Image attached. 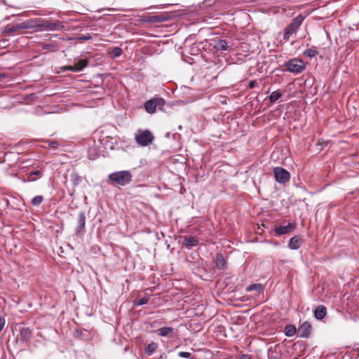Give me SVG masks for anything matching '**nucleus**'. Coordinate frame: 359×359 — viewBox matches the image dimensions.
Returning <instances> with one entry per match:
<instances>
[{
    "instance_id": "7c9ffc66",
    "label": "nucleus",
    "mask_w": 359,
    "mask_h": 359,
    "mask_svg": "<svg viewBox=\"0 0 359 359\" xmlns=\"http://www.w3.org/2000/svg\"><path fill=\"white\" fill-rule=\"evenodd\" d=\"M178 355L181 358H189L191 356V353H189V352H183V351H181L178 353Z\"/></svg>"
},
{
    "instance_id": "f8f14e48",
    "label": "nucleus",
    "mask_w": 359,
    "mask_h": 359,
    "mask_svg": "<svg viewBox=\"0 0 359 359\" xmlns=\"http://www.w3.org/2000/svg\"><path fill=\"white\" fill-rule=\"evenodd\" d=\"M231 46L229 45L227 41L224 39H219L215 41L214 48L218 51H226L229 50Z\"/></svg>"
},
{
    "instance_id": "f03ea898",
    "label": "nucleus",
    "mask_w": 359,
    "mask_h": 359,
    "mask_svg": "<svg viewBox=\"0 0 359 359\" xmlns=\"http://www.w3.org/2000/svg\"><path fill=\"white\" fill-rule=\"evenodd\" d=\"M304 20V16L299 14L296 18L292 19L291 22L285 27L283 34V39L288 41L291 36L295 34Z\"/></svg>"
},
{
    "instance_id": "aec40b11",
    "label": "nucleus",
    "mask_w": 359,
    "mask_h": 359,
    "mask_svg": "<svg viewBox=\"0 0 359 359\" xmlns=\"http://www.w3.org/2000/svg\"><path fill=\"white\" fill-rule=\"evenodd\" d=\"M158 344L154 341L149 343L145 347L144 351L147 355H151L157 349Z\"/></svg>"
},
{
    "instance_id": "4c0bfd02",
    "label": "nucleus",
    "mask_w": 359,
    "mask_h": 359,
    "mask_svg": "<svg viewBox=\"0 0 359 359\" xmlns=\"http://www.w3.org/2000/svg\"><path fill=\"white\" fill-rule=\"evenodd\" d=\"M20 28H23V29H27V28H29V26H27V25H24V23L21 25L19 26Z\"/></svg>"
},
{
    "instance_id": "9d476101",
    "label": "nucleus",
    "mask_w": 359,
    "mask_h": 359,
    "mask_svg": "<svg viewBox=\"0 0 359 359\" xmlns=\"http://www.w3.org/2000/svg\"><path fill=\"white\" fill-rule=\"evenodd\" d=\"M311 331V324L309 322L305 321L299 326L297 332L300 337L307 338L309 337Z\"/></svg>"
},
{
    "instance_id": "c756f323",
    "label": "nucleus",
    "mask_w": 359,
    "mask_h": 359,
    "mask_svg": "<svg viewBox=\"0 0 359 359\" xmlns=\"http://www.w3.org/2000/svg\"><path fill=\"white\" fill-rule=\"evenodd\" d=\"M79 40L81 41H88L92 39V36L90 35H81L77 38Z\"/></svg>"
},
{
    "instance_id": "4be33fe9",
    "label": "nucleus",
    "mask_w": 359,
    "mask_h": 359,
    "mask_svg": "<svg viewBox=\"0 0 359 359\" xmlns=\"http://www.w3.org/2000/svg\"><path fill=\"white\" fill-rule=\"evenodd\" d=\"M297 332L296 327L293 325H287L285 327L284 332L287 337H292Z\"/></svg>"
},
{
    "instance_id": "f704fd0d",
    "label": "nucleus",
    "mask_w": 359,
    "mask_h": 359,
    "mask_svg": "<svg viewBox=\"0 0 359 359\" xmlns=\"http://www.w3.org/2000/svg\"><path fill=\"white\" fill-rule=\"evenodd\" d=\"M7 77V74L4 73H0V81Z\"/></svg>"
},
{
    "instance_id": "b1692460",
    "label": "nucleus",
    "mask_w": 359,
    "mask_h": 359,
    "mask_svg": "<svg viewBox=\"0 0 359 359\" xmlns=\"http://www.w3.org/2000/svg\"><path fill=\"white\" fill-rule=\"evenodd\" d=\"M282 96L281 93L279 90L273 91L271 93V95L269 97V100L271 103H274L276 101H277L279 98H280Z\"/></svg>"
},
{
    "instance_id": "ddd939ff",
    "label": "nucleus",
    "mask_w": 359,
    "mask_h": 359,
    "mask_svg": "<svg viewBox=\"0 0 359 359\" xmlns=\"http://www.w3.org/2000/svg\"><path fill=\"white\" fill-rule=\"evenodd\" d=\"M198 240L195 238V237H193V236H186L184 237V241H183V246L187 248V249H190L193 247H195L198 245Z\"/></svg>"
},
{
    "instance_id": "f3484780",
    "label": "nucleus",
    "mask_w": 359,
    "mask_h": 359,
    "mask_svg": "<svg viewBox=\"0 0 359 359\" xmlns=\"http://www.w3.org/2000/svg\"><path fill=\"white\" fill-rule=\"evenodd\" d=\"M165 20V18L161 15H156L152 16L146 17L144 20V22L156 23V22H161Z\"/></svg>"
},
{
    "instance_id": "0eeeda50",
    "label": "nucleus",
    "mask_w": 359,
    "mask_h": 359,
    "mask_svg": "<svg viewBox=\"0 0 359 359\" xmlns=\"http://www.w3.org/2000/svg\"><path fill=\"white\" fill-rule=\"evenodd\" d=\"M273 174L276 180L280 184L287 182L290 179V172L281 167H276L273 168Z\"/></svg>"
},
{
    "instance_id": "cd10ccee",
    "label": "nucleus",
    "mask_w": 359,
    "mask_h": 359,
    "mask_svg": "<svg viewBox=\"0 0 359 359\" xmlns=\"http://www.w3.org/2000/svg\"><path fill=\"white\" fill-rule=\"evenodd\" d=\"M112 53L115 57H119L123 53V50L121 48L116 47L113 48Z\"/></svg>"
},
{
    "instance_id": "a211bd4d",
    "label": "nucleus",
    "mask_w": 359,
    "mask_h": 359,
    "mask_svg": "<svg viewBox=\"0 0 359 359\" xmlns=\"http://www.w3.org/2000/svg\"><path fill=\"white\" fill-rule=\"evenodd\" d=\"M215 264L219 269H224L226 268V261L222 254H217Z\"/></svg>"
},
{
    "instance_id": "9b49d317",
    "label": "nucleus",
    "mask_w": 359,
    "mask_h": 359,
    "mask_svg": "<svg viewBox=\"0 0 359 359\" xmlns=\"http://www.w3.org/2000/svg\"><path fill=\"white\" fill-rule=\"evenodd\" d=\"M304 240L299 236H295L290 238L288 247L291 250H297L300 248L301 245L303 243Z\"/></svg>"
},
{
    "instance_id": "1a4fd4ad",
    "label": "nucleus",
    "mask_w": 359,
    "mask_h": 359,
    "mask_svg": "<svg viewBox=\"0 0 359 359\" xmlns=\"http://www.w3.org/2000/svg\"><path fill=\"white\" fill-rule=\"evenodd\" d=\"M296 228V224L294 222L293 223H288L287 225H280L279 226H277L275 228L274 231L276 235L277 236H281L287 234L292 231H293Z\"/></svg>"
},
{
    "instance_id": "5701e85b",
    "label": "nucleus",
    "mask_w": 359,
    "mask_h": 359,
    "mask_svg": "<svg viewBox=\"0 0 359 359\" xmlns=\"http://www.w3.org/2000/svg\"><path fill=\"white\" fill-rule=\"evenodd\" d=\"M318 54V51L314 48H311L305 50L303 55L307 57L312 58Z\"/></svg>"
},
{
    "instance_id": "20e7f679",
    "label": "nucleus",
    "mask_w": 359,
    "mask_h": 359,
    "mask_svg": "<svg viewBox=\"0 0 359 359\" xmlns=\"http://www.w3.org/2000/svg\"><path fill=\"white\" fill-rule=\"evenodd\" d=\"M287 71L295 74H300L306 69L304 62L299 58H292L284 63Z\"/></svg>"
},
{
    "instance_id": "6e6552de",
    "label": "nucleus",
    "mask_w": 359,
    "mask_h": 359,
    "mask_svg": "<svg viewBox=\"0 0 359 359\" xmlns=\"http://www.w3.org/2000/svg\"><path fill=\"white\" fill-rule=\"evenodd\" d=\"M88 65L87 59L79 60L74 65H67L62 67L63 71H70L72 72H79L82 71Z\"/></svg>"
},
{
    "instance_id": "c9c22d12",
    "label": "nucleus",
    "mask_w": 359,
    "mask_h": 359,
    "mask_svg": "<svg viewBox=\"0 0 359 359\" xmlns=\"http://www.w3.org/2000/svg\"><path fill=\"white\" fill-rule=\"evenodd\" d=\"M238 359H250V358L248 355H242L239 357Z\"/></svg>"
},
{
    "instance_id": "412c9836",
    "label": "nucleus",
    "mask_w": 359,
    "mask_h": 359,
    "mask_svg": "<svg viewBox=\"0 0 359 359\" xmlns=\"http://www.w3.org/2000/svg\"><path fill=\"white\" fill-rule=\"evenodd\" d=\"M32 336L31 330L27 327H23L20 330V338L24 341H27Z\"/></svg>"
},
{
    "instance_id": "7ed1b4c3",
    "label": "nucleus",
    "mask_w": 359,
    "mask_h": 359,
    "mask_svg": "<svg viewBox=\"0 0 359 359\" xmlns=\"http://www.w3.org/2000/svg\"><path fill=\"white\" fill-rule=\"evenodd\" d=\"M135 140L139 145L146 147L152 143L154 136L149 130L139 129L135 134Z\"/></svg>"
},
{
    "instance_id": "dca6fc26",
    "label": "nucleus",
    "mask_w": 359,
    "mask_h": 359,
    "mask_svg": "<svg viewBox=\"0 0 359 359\" xmlns=\"http://www.w3.org/2000/svg\"><path fill=\"white\" fill-rule=\"evenodd\" d=\"M42 175V170L32 171L29 173L27 178L26 180H24V182H34L38 178L41 177Z\"/></svg>"
},
{
    "instance_id": "2eb2a0df",
    "label": "nucleus",
    "mask_w": 359,
    "mask_h": 359,
    "mask_svg": "<svg viewBox=\"0 0 359 359\" xmlns=\"http://www.w3.org/2000/svg\"><path fill=\"white\" fill-rule=\"evenodd\" d=\"M86 225V215L83 212H80L78 215V226L76 227V232L79 233L85 228Z\"/></svg>"
},
{
    "instance_id": "39448f33",
    "label": "nucleus",
    "mask_w": 359,
    "mask_h": 359,
    "mask_svg": "<svg viewBox=\"0 0 359 359\" xmlns=\"http://www.w3.org/2000/svg\"><path fill=\"white\" fill-rule=\"evenodd\" d=\"M38 23L35 27L41 28L43 30H59L64 28L62 22L59 20L38 19Z\"/></svg>"
},
{
    "instance_id": "4468645a",
    "label": "nucleus",
    "mask_w": 359,
    "mask_h": 359,
    "mask_svg": "<svg viewBox=\"0 0 359 359\" xmlns=\"http://www.w3.org/2000/svg\"><path fill=\"white\" fill-rule=\"evenodd\" d=\"M327 313L326 307L323 305L318 306L314 311V316L318 320H322Z\"/></svg>"
},
{
    "instance_id": "e433bc0d",
    "label": "nucleus",
    "mask_w": 359,
    "mask_h": 359,
    "mask_svg": "<svg viewBox=\"0 0 359 359\" xmlns=\"http://www.w3.org/2000/svg\"><path fill=\"white\" fill-rule=\"evenodd\" d=\"M79 181H80V180H79V176H77V175H76V179H75V180H74V184L75 185H77Z\"/></svg>"
},
{
    "instance_id": "6ab92c4d",
    "label": "nucleus",
    "mask_w": 359,
    "mask_h": 359,
    "mask_svg": "<svg viewBox=\"0 0 359 359\" xmlns=\"http://www.w3.org/2000/svg\"><path fill=\"white\" fill-rule=\"evenodd\" d=\"M157 332H158V335H160V336L168 337V336L172 334L173 329L170 327H163L159 328L157 330Z\"/></svg>"
},
{
    "instance_id": "393cba45",
    "label": "nucleus",
    "mask_w": 359,
    "mask_h": 359,
    "mask_svg": "<svg viewBox=\"0 0 359 359\" xmlns=\"http://www.w3.org/2000/svg\"><path fill=\"white\" fill-rule=\"evenodd\" d=\"M43 201V196L39 195V196H34V197L31 200V204H32L33 206H38V205H40Z\"/></svg>"
},
{
    "instance_id": "bb28decb",
    "label": "nucleus",
    "mask_w": 359,
    "mask_h": 359,
    "mask_svg": "<svg viewBox=\"0 0 359 359\" xmlns=\"http://www.w3.org/2000/svg\"><path fill=\"white\" fill-rule=\"evenodd\" d=\"M257 290L258 292L262 290V286L260 284H252L248 287V291Z\"/></svg>"
},
{
    "instance_id": "f257e3e1",
    "label": "nucleus",
    "mask_w": 359,
    "mask_h": 359,
    "mask_svg": "<svg viewBox=\"0 0 359 359\" xmlns=\"http://www.w3.org/2000/svg\"><path fill=\"white\" fill-rule=\"evenodd\" d=\"M108 177L109 181L121 186H126L131 182L133 175L128 170H122L111 173Z\"/></svg>"
},
{
    "instance_id": "423d86ee",
    "label": "nucleus",
    "mask_w": 359,
    "mask_h": 359,
    "mask_svg": "<svg viewBox=\"0 0 359 359\" xmlns=\"http://www.w3.org/2000/svg\"><path fill=\"white\" fill-rule=\"evenodd\" d=\"M164 104L165 101L163 98L155 97L145 102L144 109L147 113L154 114L156 111L157 107L161 109Z\"/></svg>"
},
{
    "instance_id": "c85d7f7f",
    "label": "nucleus",
    "mask_w": 359,
    "mask_h": 359,
    "mask_svg": "<svg viewBox=\"0 0 359 359\" xmlns=\"http://www.w3.org/2000/svg\"><path fill=\"white\" fill-rule=\"evenodd\" d=\"M47 142H48V146L53 149H57L60 145L59 142L55 140L47 141Z\"/></svg>"
},
{
    "instance_id": "72a5a7b5",
    "label": "nucleus",
    "mask_w": 359,
    "mask_h": 359,
    "mask_svg": "<svg viewBox=\"0 0 359 359\" xmlns=\"http://www.w3.org/2000/svg\"><path fill=\"white\" fill-rule=\"evenodd\" d=\"M257 85V81L253 80V81H250L249 82L248 87H249L250 88H255Z\"/></svg>"
},
{
    "instance_id": "2f4dec72",
    "label": "nucleus",
    "mask_w": 359,
    "mask_h": 359,
    "mask_svg": "<svg viewBox=\"0 0 359 359\" xmlns=\"http://www.w3.org/2000/svg\"><path fill=\"white\" fill-rule=\"evenodd\" d=\"M5 325V319L1 316H0V332L3 330Z\"/></svg>"
},
{
    "instance_id": "a878e982",
    "label": "nucleus",
    "mask_w": 359,
    "mask_h": 359,
    "mask_svg": "<svg viewBox=\"0 0 359 359\" xmlns=\"http://www.w3.org/2000/svg\"><path fill=\"white\" fill-rule=\"evenodd\" d=\"M149 302V297H144L142 298H138L135 300V304L137 306H141L147 304Z\"/></svg>"
},
{
    "instance_id": "473e14b6",
    "label": "nucleus",
    "mask_w": 359,
    "mask_h": 359,
    "mask_svg": "<svg viewBox=\"0 0 359 359\" xmlns=\"http://www.w3.org/2000/svg\"><path fill=\"white\" fill-rule=\"evenodd\" d=\"M269 359H279L278 356L273 354V351H269Z\"/></svg>"
}]
</instances>
